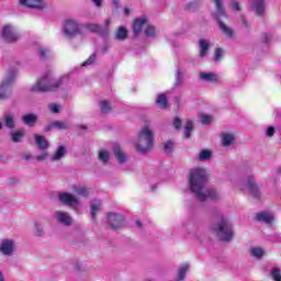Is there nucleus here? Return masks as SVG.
Returning <instances> with one entry per match:
<instances>
[{
  "mask_svg": "<svg viewBox=\"0 0 281 281\" xmlns=\"http://www.w3.org/2000/svg\"><path fill=\"white\" fill-rule=\"evenodd\" d=\"M205 181H207V177L204 169L196 168L191 170L189 176V187L191 192L195 194L198 201H205L206 199L218 201V199H221L218 192L214 189L205 188Z\"/></svg>",
  "mask_w": 281,
  "mask_h": 281,
  "instance_id": "1",
  "label": "nucleus"
},
{
  "mask_svg": "<svg viewBox=\"0 0 281 281\" xmlns=\"http://www.w3.org/2000/svg\"><path fill=\"white\" fill-rule=\"evenodd\" d=\"M69 77L54 79L52 72H47L36 82V85L32 86L31 91L33 93H45L47 91H56V89H59V87H69Z\"/></svg>",
  "mask_w": 281,
  "mask_h": 281,
  "instance_id": "2",
  "label": "nucleus"
},
{
  "mask_svg": "<svg viewBox=\"0 0 281 281\" xmlns=\"http://www.w3.org/2000/svg\"><path fill=\"white\" fill-rule=\"evenodd\" d=\"M153 142H155V133L148 125H144L138 132L137 139L135 142V148L137 153L146 155L153 150Z\"/></svg>",
  "mask_w": 281,
  "mask_h": 281,
  "instance_id": "3",
  "label": "nucleus"
},
{
  "mask_svg": "<svg viewBox=\"0 0 281 281\" xmlns=\"http://www.w3.org/2000/svg\"><path fill=\"white\" fill-rule=\"evenodd\" d=\"M212 231L220 240L224 243H229L232 238H234V227L232 226V222L225 217H221L220 221L212 226Z\"/></svg>",
  "mask_w": 281,
  "mask_h": 281,
  "instance_id": "4",
  "label": "nucleus"
},
{
  "mask_svg": "<svg viewBox=\"0 0 281 281\" xmlns=\"http://www.w3.org/2000/svg\"><path fill=\"white\" fill-rule=\"evenodd\" d=\"M19 70L10 69L7 77L0 82V100H9L12 95V85Z\"/></svg>",
  "mask_w": 281,
  "mask_h": 281,
  "instance_id": "5",
  "label": "nucleus"
},
{
  "mask_svg": "<svg viewBox=\"0 0 281 281\" xmlns=\"http://www.w3.org/2000/svg\"><path fill=\"white\" fill-rule=\"evenodd\" d=\"M216 5V14L214 15V19L218 23V27L227 38H234V30L232 27L227 26L223 21H221V16H225V8H223V0H213Z\"/></svg>",
  "mask_w": 281,
  "mask_h": 281,
  "instance_id": "6",
  "label": "nucleus"
},
{
  "mask_svg": "<svg viewBox=\"0 0 281 281\" xmlns=\"http://www.w3.org/2000/svg\"><path fill=\"white\" fill-rule=\"evenodd\" d=\"M82 27H85V25L80 22L74 19H67L63 24V32L67 38H76V36L82 34Z\"/></svg>",
  "mask_w": 281,
  "mask_h": 281,
  "instance_id": "7",
  "label": "nucleus"
},
{
  "mask_svg": "<svg viewBox=\"0 0 281 281\" xmlns=\"http://www.w3.org/2000/svg\"><path fill=\"white\" fill-rule=\"evenodd\" d=\"M58 201L59 203H61V205L70 207V210H74L75 212H78V210H80V199L74 195V193L60 192L58 193Z\"/></svg>",
  "mask_w": 281,
  "mask_h": 281,
  "instance_id": "8",
  "label": "nucleus"
},
{
  "mask_svg": "<svg viewBox=\"0 0 281 281\" xmlns=\"http://www.w3.org/2000/svg\"><path fill=\"white\" fill-rule=\"evenodd\" d=\"M1 38L4 43H16L21 38V34L12 24H5L1 30Z\"/></svg>",
  "mask_w": 281,
  "mask_h": 281,
  "instance_id": "9",
  "label": "nucleus"
},
{
  "mask_svg": "<svg viewBox=\"0 0 281 281\" xmlns=\"http://www.w3.org/2000/svg\"><path fill=\"white\" fill-rule=\"evenodd\" d=\"M246 190H248V192H249L250 196H252V199L260 201V196H262V193L260 192V188H258V184L256 183L254 176H248L247 183H246Z\"/></svg>",
  "mask_w": 281,
  "mask_h": 281,
  "instance_id": "10",
  "label": "nucleus"
},
{
  "mask_svg": "<svg viewBox=\"0 0 281 281\" xmlns=\"http://www.w3.org/2000/svg\"><path fill=\"white\" fill-rule=\"evenodd\" d=\"M111 25V20H105V26H101L99 24H87L86 27L90 30V32H94L95 34H99V36L106 37L109 36V26Z\"/></svg>",
  "mask_w": 281,
  "mask_h": 281,
  "instance_id": "11",
  "label": "nucleus"
},
{
  "mask_svg": "<svg viewBox=\"0 0 281 281\" xmlns=\"http://www.w3.org/2000/svg\"><path fill=\"white\" fill-rule=\"evenodd\" d=\"M54 216L59 225H64L65 227L74 225V218L65 211H56Z\"/></svg>",
  "mask_w": 281,
  "mask_h": 281,
  "instance_id": "12",
  "label": "nucleus"
},
{
  "mask_svg": "<svg viewBox=\"0 0 281 281\" xmlns=\"http://www.w3.org/2000/svg\"><path fill=\"white\" fill-rule=\"evenodd\" d=\"M0 124H2V128L5 126V128L10 131H14V128H16V119L12 112L7 111L3 113Z\"/></svg>",
  "mask_w": 281,
  "mask_h": 281,
  "instance_id": "13",
  "label": "nucleus"
},
{
  "mask_svg": "<svg viewBox=\"0 0 281 281\" xmlns=\"http://www.w3.org/2000/svg\"><path fill=\"white\" fill-rule=\"evenodd\" d=\"M108 223L112 229H120L121 227H124V216L117 213H109Z\"/></svg>",
  "mask_w": 281,
  "mask_h": 281,
  "instance_id": "14",
  "label": "nucleus"
},
{
  "mask_svg": "<svg viewBox=\"0 0 281 281\" xmlns=\"http://www.w3.org/2000/svg\"><path fill=\"white\" fill-rule=\"evenodd\" d=\"M0 251L3 256H12L14 254V240L13 239H2L0 244Z\"/></svg>",
  "mask_w": 281,
  "mask_h": 281,
  "instance_id": "15",
  "label": "nucleus"
},
{
  "mask_svg": "<svg viewBox=\"0 0 281 281\" xmlns=\"http://www.w3.org/2000/svg\"><path fill=\"white\" fill-rule=\"evenodd\" d=\"M147 21L148 19L144 15L134 21V24H133L134 36H139V34H142V30L144 25H146Z\"/></svg>",
  "mask_w": 281,
  "mask_h": 281,
  "instance_id": "16",
  "label": "nucleus"
},
{
  "mask_svg": "<svg viewBox=\"0 0 281 281\" xmlns=\"http://www.w3.org/2000/svg\"><path fill=\"white\" fill-rule=\"evenodd\" d=\"M20 4L35 10H43V8H45V2L43 0H20Z\"/></svg>",
  "mask_w": 281,
  "mask_h": 281,
  "instance_id": "17",
  "label": "nucleus"
},
{
  "mask_svg": "<svg viewBox=\"0 0 281 281\" xmlns=\"http://www.w3.org/2000/svg\"><path fill=\"white\" fill-rule=\"evenodd\" d=\"M250 5L255 10L257 16L265 14V0H250Z\"/></svg>",
  "mask_w": 281,
  "mask_h": 281,
  "instance_id": "18",
  "label": "nucleus"
},
{
  "mask_svg": "<svg viewBox=\"0 0 281 281\" xmlns=\"http://www.w3.org/2000/svg\"><path fill=\"white\" fill-rule=\"evenodd\" d=\"M113 155H114L115 159H117L119 164L126 162V154H124V151L122 150V147H120V145L114 144Z\"/></svg>",
  "mask_w": 281,
  "mask_h": 281,
  "instance_id": "19",
  "label": "nucleus"
},
{
  "mask_svg": "<svg viewBox=\"0 0 281 281\" xmlns=\"http://www.w3.org/2000/svg\"><path fill=\"white\" fill-rule=\"evenodd\" d=\"M35 144L40 150H47L49 148V142H47V138L43 135L35 134Z\"/></svg>",
  "mask_w": 281,
  "mask_h": 281,
  "instance_id": "20",
  "label": "nucleus"
},
{
  "mask_svg": "<svg viewBox=\"0 0 281 281\" xmlns=\"http://www.w3.org/2000/svg\"><path fill=\"white\" fill-rule=\"evenodd\" d=\"M199 49H200V58H205L207 53L210 52V42L207 40H200L199 41Z\"/></svg>",
  "mask_w": 281,
  "mask_h": 281,
  "instance_id": "21",
  "label": "nucleus"
},
{
  "mask_svg": "<svg viewBox=\"0 0 281 281\" xmlns=\"http://www.w3.org/2000/svg\"><path fill=\"white\" fill-rule=\"evenodd\" d=\"M65 155H67V147L60 145L55 154L50 156V161H60V159H64Z\"/></svg>",
  "mask_w": 281,
  "mask_h": 281,
  "instance_id": "22",
  "label": "nucleus"
},
{
  "mask_svg": "<svg viewBox=\"0 0 281 281\" xmlns=\"http://www.w3.org/2000/svg\"><path fill=\"white\" fill-rule=\"evenodd\" d=\"M22 122L26 125V126H35L36 122H38V115L34 114V113H29L22 116Z\"/></svg>",
  "mask_w": 281,
  "mask_h": 281,
  "instance_id": "23",
  "label": "nucleus"
},
{
  "mask_svg": "<svg viewBox=\"0 0 281 281\" xmlns=\"http://www.w3.org/2000/svg\"><path fill=\"white\" fill-rule=\"evenodd\" d=\"M72 191L78 196H83L85 199H87V196H89V194H91V191L89 189H87V187L81 186V184L72 186Z\"/></svg>",
  "mask_w": 281,
  "mask_h": 281,
  "instance_id": "24",
  "label": "nucleus"
},
{
  "mask_svg": "<svg viewBox=\"0 0 281 281\" xmlns=\"http://www.w3.org/2000/svg\"><path fill=\"white\" fill-rule=\"evenodd\" d=\"M184 80H186V74L183 72V70H181V68H178L176 70V81L173 83V87L176 89H179V87H183Z\"/></svg>",
  "mask_w": 281,
  "mask_h": 281,
  "instance_id": "25",
  "label": "nucleus"
},
{
  "mask_svg": "<svg viewBox=\"0 0 281 281\" xmlns=\"http://www.w3.org/2000/svg\"><path fill=\"white\" fill-rule=\"evenodd\" d=\"M90 207L91 218L95 221V215L98 214V212H100V210H102V202L100 200H93L90 204Z\"/></svg>",
  "mask_w": 281,
  "mask_h": 281,
  "instance_id": "26",
  "label": "nucleus"
},
{
  "mask_svg": "<svg viewBox=\"0 0 281 281\" xmlns=\"http://www.w3.org/2000/svg\"><path fill=\"white\" fill-rule=\"evenodd\" d=\"M190 271V266L188 263H183L178 269V274L176 281H183L186 280V276Z\"/></svg>",
  "mask_w": 281,
  "mask_h": 281,
  "instance_id": "27",
  "label": "nucleus"
},
{
  "mask_svg": "<svg viewBox=\"0 0 281 281\" xmlns=\"http://www.w3.org/2000/svg\"><path fill=\"white\" fill-rule=\"evenodd\" d=\"M128 38V31L124 26H120L115 32L114 40L115 41H126Z\"/></svg>",
  "mask_w": 281,
  "mask_h": 281,
  "instance_id": "28",
  "label": "nucleus"
},
{
  "mask_svg": "<svg viewBox=\"0 0 281 281\" xmlns=\"http://www.w3.org/2000/svg\"><path fill=\"white\" fill-rule=\"evenodd\" d=\"M10 137L13 144H20V142H23V137H25V132L21 130L11 132Z\"/></svg>",
  "mask_w": 281,
  "mask_h": 281,
  "instance_id": "29",
  "label": "nucleus"
},
{
  "mask_svg": "<svg viewBox=\"0 0 281 281\" xmlns=\"http://www.w3.org/2000/svg\"><path fill=\"white\" fill-rule=\"evenodd\" d=\"M200 78L204 82H218V77L214 72H200Z\"/></svg>",
  "mask_w": 281,
  "mask_h": 281,
  "instance_id": "30",
  "label": "nucleus"
},
{
  "mask_svg": "<svg viewBox=\"0 0 281 281\" xmlns=\"http://www.w3.org/2000/svg\"><path fill=\"white\" fill-rule=\"evenodd\" d=\"M257 221H259L260 223H273V215L269 214V213H258L257 214Z\"/></svg>",
  "mask_w": 281,
  "mask_h": 281,
  "instance_id": "31",
  "label": "nucleus"
},
{
  "mask_svg": "<svg viewBox=\"0 0 281 281\" xmlns=\"http://www.w3.org/2000/svg\"><path fill=\"white\" fill-rule=\"evenodd\" d=\"M34 236L37 238H43V236H45V227L38 222H35L34 224Z\"/></svg>",
  "mask_w": 281,
  "mask_h": 281,
  "instance_id": "32",
  "label": "nucleus"
},
{
  "mask_svg": "<svg viewBox=\"0 0 281 281\" xmlns=\"http://www.w3.org/2000/svg\"><path fill=\"white\" fill-rule=\"evenodd\" d=\"M156 104H158L160 109H168V99L166 98V94H159Z\"/></svg>",
  "mask_w": 281,
  "mask_h": 281,
  "instance_id": "33",
  "label": "nucleus"
},
{
  "mask_svg": "<svg viewBox=\"0 0 281 281\" xmlns=\"http://www.w3.org/2000/svg\"><path fill=\"white\" fill-rule=\"evenodd\" d=\"M192 131H194V124L192 121H187V124L184 126V137L190 138L192 135Z\"/></svg>",
  "mask_w": 281,
  "mask_h": 281,
  "instance_id": "34",
  "label": "nucleus"
},
{
  "mask_svg": "<svg viewBox=\"0 0 281 281\" xmlns=\"http://www.w3.org/2000/svg\"><path fill=\"white\" fill-rule=\"evenodd\" d=\"M234 142V134H224L222 138L223 146H232Z\"/></svg>",
  "mask_w": 281,
  "mask_h": 281,
  "instance_id": "35",
  "label": "nucleus"
},
{
  "mask_svg": "<svg viewBox=\"0 0 281 281\" xmlns=\"http://www.w3.org/2000/svg\"><path fill=\"white\" fill-rule=\"evenodd\" d=\"M211 157H212V151L204 149L200 151L199 161H207V159H211Z\"/></svg>",
  "mask_w": 281,
  "mask_h": 281,
  "instance_id": "36",
  "label": "nucleus"
},
{
  "mask_svg": "<svg viewBox=\"0 0 281 281\" xmlns=\"http://www.w3.org/2000/svg\"><path fill=\"white\" fill-rule=\"evenodd\" d=\"M53 127L57 128L58 131H65V130L69 128V124L61 122V121H54Z\"/></svg>",
  "mask_w": 281,
  "mask_h": 281,
  "instance_id": "37",
  "label": "nucleus"
},
{
  "mask_svg": "<svg viewBox=\"0 0 281 281\" xmlns=\"http://www.w3.org/2000/svg\"><path fill=\"white\" fill-rule=\"evenodd\" d=\"M99 159L102 161V164H108L109 159H111V155L106 150H100Z\"/></svg>",
  "mask_w": 281,
  "mask_h": 281,
  "instance_id": "38",
  "label": "nucleus"
},
{
  "mask_svg": "<svg viewBox=\"0 0 281 281\" xmlns=\"http://www.w3.org/2000/svg\"><path fill=\"white\" fill-rule=\"evenodd\" d=\"M225 56V50L223 48H215L213 60L220 63L221 58Z\"/></svg>",
  "mask_w": 281,
  "mask_h": 281,
  "instance_id": "39",
  "label": "nucleus"
},
{
  "mask_svg": "<svg viewBox=\"0 0 281 281\" xmlns=\"http://www.w3.org/2000/svg\"><path fill=\"white\" fill-rule=\"evenodd\" d=\"M250 254L255 258H262V256H265V250L262 248L256 247V248H251Z\"/></svg>",
  "mask_w": 281,
  "mask_h": 281,
  "instance_id": "40",
  "label": "nucleus"
},
{
  "mask_svg": "<svg viewBox=\"0 0 281 281\" xmlns=\"http://www.w3.org/2000/svg\"><path fill=\"white\" fill-rule=\"evenodd\" d=\"M100 109L102 113H111V104L108 101H101Z\"/></svg>",
  "mask_w": 281,
  "mask_h": 281,
  "instance_id": "41",
  "label": "nucleus"
},
{
  "mask_svg": "<svg viewBox=\"0 0 281 281\" xmlns=\"http://www.w3.org/2000/svg\"><path fill=\"white\" fill-rule=\"evenodd\" d=\"M271 278H272L274 281H281L280 269L273 268V269L271 270Z\"/></svg>",
  "mask_w": 281,
  "mask_h": 281,
  "instance_id": "42",
  "label": "nucleus"
},
{
  "mask_svg": "<svg viewBox=\"0 0 281 281\" xmlns=\"http://www.w3.org/2000/svg\"><path fill=\"white\" fill-rule=\"evenodd\" d=\"M155 34H156L155 26L148 25L145 30V35L148 37H153V36H155Z\"/></svg>",
  "mask_w": 281,
  "mask_h": 281,
  "instance_id": "43",
  "label": "nucleus"
},
{
  "mask_svg": "<svg viewBox=\"0 0 281 281\" xmlns=\"http://www.w3.org/2000/svg\"><path fill=\"white\" fill-rule=\"evenodd\" d=\"M97 55L93 53L83 64L82 67H89V65H93V61L95 60Z\"/></svg>",
  "mask_w": 281,
  "mask_h": 281,
  "instance_id": "44",
  "label": "nucleus"
},
{
  "mask_svg": "<svg viewBox=\"0 0 281 281\" xmlns=\"http://www.w3.org/2000/svg\"><path fill=\"white\" fill-rule=\"evenodd\" d=\"M200 120L202 124H210L212 122V116L207 114H201Z\"/></svg>",
  "mask_w": 281,
  "mask_h": 281,
  "instance_id": "45",
  "label": "nucleus"
},
{
  "mask_svg": "<svg viewBox=\"0 0 281 281\" xmlns=\"http://www.w3.org/2000/svg\"><path fill=\"white\" fill-rule=\"evenodd\" d=\"M48 52H49V50H47V48L40 47V48H38L40 58H41L42 60H45V59L47 58Z\"/></svg>",
  "mask_w": 281,
  "mask_h": 281,
  "instance_id": "46",
  "label": "nucleus"
},
{
  "mask_svg": "<svg viewBox=\"0 0 281 281\" xmlns=\"http://www.w3.org/2000/svg\"><path fill=\"white\" fill-rule=\"evenodd\" d=\"M49 157V153L44 151L41 155L35 156L36 161H45Z\"/></svg>",
  "mask_w": 281,
  "mask_h": 281,
  "instance_id": "47",
  "label": "nucleus"
},
{
  "mask_svg": "<svg viewBox=\"0 0 281 281\" xmlns=\"http://www.w3.org/2000/svg\"><path fill=\"white\" fill-rule=\"evenodd\" d=\"M172 147H173V143L171 140H168L167 143H165V153H172Z\"/></svg>",
  "mask_w": 281,
  "mask_h": 281,
  "instance_id": "48",
  "label": "nucleus"
},
{
  "mask_svg": "<svg viewBox=\"0 0 281 281\" xmlns=\"http://www.w3.org/2000/svg\"><path fill=\"white\" fill-rule=\"evenodd\" d=\"M270 240L272 243H281V233H279V234L276 233V234L271 235Z\"/></svg>",
  "mask_w": 281,
  "mask_h": 281,
  "instance_id": "49",
  "label": "nucleus"
},
{
  "mask_svg": "<svg viewBox=\"0 0 281 281\" xmlns=\"http://www.w3.org/2000/svg\"><path fill=\"white\" fill-rule=\"evenodd\" d=\"M266 135L267 137H273V135H276V127L269 126L266 131Z\"/></svg>",
  "mask_w": 281,
  "mask_h": 281,
  "instance_id": "50",
  "label": "nucleus"
},
{
  "mask_svg": "<svg viewBox=\"0 0 281 281\" xmlns=\"http://www.w3.org/2000/svg\"><path fill=\"white\" fill-rule=\"evenodd\" d=\"M49 109H50L52 113H60V108L56 103L49 104Z\"/></svg>",
  "mask_w": 281,
  "mask_h": 281,
  "instance_id": "51",
  "label": "nucleus"
},
{
  "mask_svg": "<svg viewBox=\"0 0 281 281\" xmlns=\"http://www.w3.org/2000/svg\"><path fill=\"white\" fill-rule=\"evenodd\" d=\"M173 127L176 128V131H179V128H181V119H173Z\"/></svg>",
  "mask_w": 281,
  "mask_h": 281,
  "instance_id": "52",
  "label": "nucleus"
},
{
  "mask_svg": "<svg viewBox=\"0 0 281 281\" xmlns=\"http://www.w3.org/2000/svg\"><path fill=\"white\" fill-rule=\"evenodd\" d=\"M232 8H233V10H236L237 12H240V4L238 3V1H233L232 2Z\"/></svg>",
  "mask_w": 281,
  "mask_h": 281,
  "instance_id": "53",
  "label": "nucleus"
},
{
  "mask_svg": "<svg viewBox=\"0 0 281 281\" xmlns=\"http://www.w3.org/2000/svg\"><path fill=\"white\" fill-rule=\"evenodd\" d=\"M95 8H102V3L104 0H91Z\"/></svg>",
  "mask_w": 281,
  "mask_h": 281,
  "instance_id": "54",
  "label": "nucleus"
},
{
  "mask_svg": "<svg viewBox=\"0 0 281 281\" xmlns=\"http://www.w3.org/2000/svg\"><path fill=\"white\" fill-rule=\"evenodd\" d=\"M240 21L244 27L246 29L249 27V23H247V19L244 15H241Z\"/></svg>",
  "mask_w": 281,
  "mask_h": 281,
  "instance_id": "55",
  "label": "nucleus"
},
{
  "mask_svg": "<svg viewBox=\"0 0 281 281\" xmlns=\"http://www.w3.org/2000/svg\"><path fill=\"white\" fill-rule=\"evenodd\" d=\"M276 122H281V110L280 109H277L276 110Z\"/></svg>",
  "mask_w": 281,
  "mask_h": 281,
  "instance_id": "56",
  "label": "nucleus"
},
{
  "mask_svg": "<svg viewBox=\"0 0 281 281\" xmlns=\"http://www.w3.org/2000/svg\"><path fill=\"white\" fill-rule=\"evenodd\" d=\"M112 5H113L114 10H117L120 8V0H113Z\"/></svg>",
  "mask_w": 281,
  "mask_h": 281,
  "instance_id": "57",
  "label": "nucleus"
},
{
  "mask_svg": "<svg viewBox=\"0 0 281 281\" xmlns=\"http://www.w3.org/2000/svg\"><path fill=\"white\" fill-rule=\"evenodd\" d=\"M52 128H54L53 123L46 125V126L44 127V131H45V133H49V131H52Z\"/></svg>",
  "mask_w": 281,
  "mask_h": 281,
  "instance_id": "58",
  "label": "nucleus"
},
{
  "mask_svg": "<svg viewBox=\"0 0 281 281\" xmlns=\"http://www.w3.org/2000/svg\"><path fill=\"white\" fill-rule=\"evenodd\" d=\"M75 271H82V266L80 263H76Z\"/></svg>",
  "mask_w": 281,
  "mask_h": 281,
  "instance_id": "59",
  "label": "nucleus"
},
{
  "mask_svg": "<svg viewBox=\"0 0 281 281\" xmlns=\"http://www.w3.org/2000/svg\"><path fill=\"white\" fill-rule=\"evenodd\" d=\"M262 38H263V43H269V35L263 34Z\"/></svg>",
  "mask_w": 281,
  "mask_h": 281,
  "instance_id": "60",
  "label": "nucleus"
},
{
  "mask_svg": "<svg viewBox=\"0 0 281 281\" xmlns=\"http://www.w3.org/2000/svg\"><path fill=\"white\" fill-rule=\"evenodd\" d=\"M106 52H109V45H105V46L103 47V54H106Z\"/></svg>",
  "mask_w": 281,
  "mask_h": 281,
  "instance_id": "61",
  "label": "nucleus"
},
{
  "mask_svg": "<svg viewBox=\"0 0 281 281\" xmlns=\"http://www.w3.org/2000/svg\"><path fill=\"white\" fill-rule=\"evenodd\" d=\"M124 12H125L126 15L131 14V10L128 8H125Z\"/></svg>",
  "mask_w": 281,
  "mask_h": 281,
  "instance_id": "62",
  "label": "nucleus"
},
{
  "mask_svg": "<svg viewBox=\"0 0 281 281\" xmlns=\"http://www.w3.org/2000/svg\"><path fill=\"white\" fill-rule=\"evenodd\" d=\"M136 227H142V222L136 221Z\"/></svg>",
  "mask_w": 281,
  "mask_h": 281,
  "instance_id": "63",
  "label": "nucleus"
},
{
  "mask_svg": "<svg viewBox=\"0 0 281 281\" xmlns=\"http://www.w3.org/2000/svg\"><path fill=\"white\" fill-rule=\"evenodd\" d=\"M0 281H4L3 279V272L0 271Z\"/></svg>",
  "mask_w": 281,
  "mask_h": 281,
  "instance_id": "64",
  "label": "nucleus"
}]
</instances>
